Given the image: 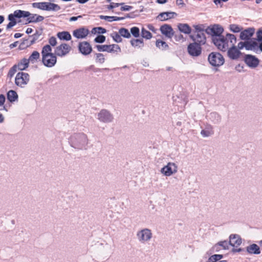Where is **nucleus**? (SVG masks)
<instances>
[{
	"label": "nucleus",
	"mask_w": 262,
	"mask_h": 262,
	"mask_svg": "<svg viewBox=\"0 0 262 262\" xmlns=\"http://www.w3.org/2000/svg\"><path fill=\"white\" fill-rule=\"evenodd\" d=\"M119 33L124 38H129L131 37L130 33L124 28H121L119 30Z\"/></svg>",
	"instance_id": "nucleus-36"
},
{
	"label": "nucleus",
	"mask_w": 262,
	"mask_h": 262,
	"mask_svg": "<svg viewBox=\"0 0 262 262\" xmlns=\"http://www.w3.org/2000/svg\"><path fill=\"white\" fill-rule=\"evenodd\" d=\"M190 37L194 41L193 43H197L200 46L206 43V38L205 33H202V32L194 33Z\"/></svg>",
	"instance_id": "nucleus-11"
},
{
	"label": "nucleus",
	"mask_w": 262,
	"mask_h": 262,
	"mask_svg": "<svg viewBox=\"0 0 262 262\" xmlns=\"http://www.w3.org/2000/svg\"><path fill=\"white\" fill-rule=\"evenodd\" d=\"M22 13V10H17L14 12V16L17 18H21Z\"/></svg>",
	"instance_id": "nucleus-54"
},
{
	"label": "nucleus",
	"mask_w": 262,
	"mask_h": 262,
	"mask_svg": "<svg viewBox=\"0 0 262 262\" xmlns=\"http://www.w3.org/2000/svg\"><path fill=\"white\" fill-rule=\"evenodd\" d=\"M160 30L163 35L169 39L172 37L174 33L171 26L168 24H164L161 26Z\"/></svg>",
	"instance_id": "nucleus-16"
},
{
	"label": "nucleus",
	"mask_w": 262,
	"mask_h": 262,
	"mask_svg": "<svg viewBox=\"0 0 262 262\" xmlns=\"http://www.w3.org/2000/svg\"><path fill=\"white\" fill-rule=\"evenodd\" d=\"M156 45L157 47L162 50H166L169 48V46L166 42L159 39L157 40Z\"/></svg>",
	"instance_id": "nucleus-35"
},
{
	"label": "nucleus",
	"mask_w": 262,
	"mask_h": 262,
	"mask_svg": "<svg viewBox=\"0 0 262 262\" xmlns=\"http://www.w3.org/2000/svg\"><path fill=\"white\" fill-rule=\"evenodd\" d=\"M244 60L248 66L252 68L257 67L259 62L257 58L249 54L245 55Z\"/></svg>",
	"instance_id": "nucleus-15"
},
{
	"label": "nucleus",
	"mask_w": 262,
	"mask_h": 262,
	"mask_svg": "<svg viewBox=\"0 0 262 262\" xmlns=\"http://www.w3.org/2000/svg\"><path fill=\"white\" fill-rule=\"evenodd\" d=\"M195 31L194 33H198L199 32H202V33H204V29L202 25H196L194 26Z\"/></svg>",
	"instance_id": "nucleus-50"
},
{
	"label": "nucleus",
	"mask_w": 262,
	"mask_h": 262,
	"mask_svg": "<svg viewBox=\"0 0 262 262\" xmlns=\"http://www.w3.org/2000/svg\"><path fill=\"white\" fill-rule=\"evenodd\" d=\"M246 250L248 253L251 254L257 255L260 253L259 247L255 244H252L247 246Z\"/></svg>",
	"instance_id": "nucleus-24"
},
{
	"label": "nucleus",
	"mask_w": 262,
	"mask_h": 262,
	"mask_svg": "<svg viewBox=\"0 0 262 262\" xmlns=\"http://www.w3.org/2000/svg\"><path fill=\"white\" fill-rule=\"evenodd\" d=\"M175 37H176V40L177 41H179L181 39H183V35L181 34L176 35Z\"/></svg>",
	"instance_id": "nucleus-61"
},
{
	"label": "nucleus",
	"mask_w": 262,
	"mask_h": 262,
	"mask_svg": "<svg viewBox=\"0 0 262 262\" xmlns=\"http://www.w3.org/2000/svg\"><path fill=\"white\" fill-rule=\"evenodd\" d=\"M257 40L262 41V29H259L256 32Z\"/></svg>",
	"instance_id": "nucleus-51"
},
{
	"label": "nucleus",
	"mask_w": 262,
	"mask_h": 262,
	"mask_svg": "<svg viewBox=\"0 0 262 262\" xmlns=\"http://www.w3.org/2000/svg\"><path fill=\"white\" fill-rule=\"evenodd\" d=\"M44 19V17L38 15L36 14H31L29 17L27 18L28 23H38L42 21Z\"/></svg>",
	"instance_id": "nucleus-25"
},
{
	"label": "nucleus",
	"mask_w": 262,
	"mask_h": 262,
	"mask_svg": "<svg viewBox=\"0 0 262 262\" xmlns=\"http://www.w3.org/2000/svg\"><path fill=\"white\" fill-rule=\"evenodd\" d=\"M30 80V76L28 73L19 72L16 74L15 79V84L19 87L24 88Z\"/></svg>",
	"instance_id": "nucleus-6"
},
{
	"label": "nucleus",
	"mask_w": 262,
	"mask_h": 262,
	"mask_svg": "<svg viewBox=\"0 0 262 262\" xmlns=\"http://www.w3.org/2000/svg\"><path fill=\"white\" fill-rule=\"evenodd\" d=\"M111 36L113 40L116 42H121L122 41L120 34L116 32H114L111 34Z\"/></svg>",
	"instance_id": "nucleus-38"
},
{
	"label": "nucleus",
	"mask_w": 262,
	"mask_h": 262,
	"mask_svg": "<svg viewBox=\"0 0 262 262\" xmlns=\"http://www.w3.org/2000/svg\"><path fill=\"white\" fill-rule=\"evenodd\" d=\"M96 61L100 63H103L105 61V58L103 54L96 53Z\"/></svg>",
	"instance_id": "nucleus-41"
},
{
	"label": "nucleus",
	"mask_w": 262,
	"mask_h": 262,
	"mask_svg": "<svg viewBox=\"0 0 262 262\" xmlns=\"http://www.w3.org/2000/svg\"><path fill=\"white\" fill-rule=\"evenodd\" d=\"M52 48L49 45H45L42 49L41 56L43 64L47 67H53L57 62V55L52 52Z\"/></svg>",
	"instance_id": "nucleus-2"
},
{
	"label": "nucleus",
	"mask_w": 262,
	"mask_h": 262,
	"mask_svg": "<svg viewBox=\"0 0 262 262\" xmlns=\"http://www.w3.org/2000/svg\"><path fill=\"white\" fill-rule=\"evenodd\" d=\"M147 27L149 29V30H150V31H151L154 32H156V29L155 28V27L152 25H148L147 26Z\"/></svg>",
	"instance_id": "nucleus-62"
},
{
	"label": "nucleus",
	"mask_w": 262,
	"mask_h": 262,
	"mask_svg": "<svg viewBox=\"0 0 262 262\" xmlns=\"http://www.w3.org/2000/svg\"><path fill=\"white\" fill-rule=\"evenodd\" d=\"M139 242L141 244L149 242L152 237L151 230L149 228H143L139 230L136 234Z\"/></svg>",
	"instance_id": "nucleus-4"
},
{
	"label": "nucleus",
	"mask_w": 262,
	"mask_h": 262,
	"mask_svg": "<svg viewBox=\"0 0 262 262\" xmlns=\"http://www.w3.org/2000/svg\"><path fill=\"white\" fill-rule=\"evenodd\" d=\"M188 53L192 56H198L202 52L201 47L195 43H190L187 47Z\"/></svg>",
	"instance_id": "nucleus-14"
},
{
	"label": "nucleus",
	"mask_w": 262,
	"mask_h": 262,
	"mask_svg": "<svg viewBox=\"0 0 262 262\" xmlns=\"http://www.w3.org/2000/svg\"><path fill=\"white\" fill-rule=\"evenodd\" d=\"M177 16V14L173 12H165L160 13L157 18L160 21H165L169 19L174 17V16Z\"/></svg>",
	"instance_id": "nucleus-22"
},
{
	"label": "nucleus",
	"mask_w": 262,
	"mask_h": 262,
	"mask_svg": "<svg viewBox=\"0 0 262 262\" xmlns=\"http://www.w3.org/2000/svg\"><path fill=\"white\" fill-rule=\"evenodd\" d=\"M208 60L213 67H220L225 62L223 55L218 52H211L208 57Z\"/></svg>",
	"instance_id": "nucleus-5"
},
{
	"label": "nucleus",
	"mask_w": 262,
	"mask_h": 262,
	"mask_svg": "<svg viewBox=\"0 0 262 262\" xmlns=\"http://www.w3.org/2000/svg\"><path fill=\"white\" fill-rule=\"evenodd\" d=\"M224 41L225 45L227 46L225 49H219L220 50L225 51L229 47H235V43L236 42L235 36L232 34H227L226 36H224Z\"/></svg>",
	"instance_id": "nucleus-12"
},
{
	"label": "nucleus",
	"mask_w": 262,
	"mask_h": 262,
	"mask_svg": "<svg viewBox=\"0 0 262 262\" xmlns=\"http://www.w3.org/2000/svg\"><path fill=\"white\" fill-rule=\"evenodd\" d=\"M241 54V52L236 47H230L228 51V55L229 57L233 60L237 59Z\"/></svg>",
	"instance_id": "nucleus-21"
},
{
	"label": "nucleus",
	"mask_w": 262,
	"mask_h": 262,
	"mask_svg": "<svg viewBox=\"0 0 262 262\" xmlns=\"http://www.w3.org/2000/svg\"><path fill=\"white\" fill-rule=\"evenodd\" d=\"M96 48L99 52H107L108 53H118L121 52L120 47L116 44L96 45Z\"/></svg>",
	"instance_id": "nucleus-7"
},
{
	"label": "nucleus",
	"mask_w": 262,
	"mask_h": 262,
	"mask_svg": "<svg viewBox=\"0 0 262 262\" xmlns=\"http://www.w3.org/2000/svg\"><path fill=\"white\" fill-rule=\"evenodd\" d=\"M130 43L135 48H141L144 46V42L142 39H132L130 40Z\"/></svg>",
	"instance_id": "nucleus-29"
},
{
	"label": "nucleus",
	"mask_w": 262,
	"mask_h": 262,
	"mask_svg": "<svg viewBox=\"0 0 262 262\" xmlns=\"http://www.w3.org/2000/svg\"><path fill=\"white\" fill-rule=\"evenodd\" d=\"M246 46H247V41H245L244 42L241 41L238 43L237 48L238 50L243 49L244 48H245L246 49Z\"/></svg>",
	"instance_id": "nucleus-52"
},
{
	"label": "nucleus",
	"mask_w": 262,
	"mask_h": 262,
	"mask_svg": "<svg viewBox=\"0 0 262 262\" xmlns=\"http://www.w3.org/2000/svg\"><path fill=\"white\" fill-rule=\"evenodd\" d=\"M100 18L102 19H105L107 20L108 21L111 22L113 21H118L123 20L125 19V17H120L118 16H104L100 15Z\"/></svg>",
	"instance_id": "nucleus-33"
},
{
	"label": "nucleus",
	"mask_w": 262,
	"mask_h": 262,
	"mask_svg": "<svg viewBox=\"0 0 262 262\" xmlns=\"http://www.w3.org/2000/svg\"><path fill=\"white\" fill-rule=\"evenodd\" d=\"M7 99L11 102H14L17 100L18 95L15 91L10 90L7 93Z\"/></svg>",
	"instance_id": "nucleus-30"
},
{
	"label": "nucleus",
	"mask_w": 262,
	"mask_h": 262,
	"mask_svg": "<svg viewBox=\"0 0 262 262\" xmlns=\"http://www.w3.org/2000/svg\"><path fill=\"white\" fill-rule=\"evenodd\" d=\"M106 30L105 29L102 28V27H96L92 29V33H97L98 34H104L106 33Z\"/></svg>",
	"instance_id": "nucleus-44"
},
{
	"label": "nucleus",
	"mask_w": 262,
	"mask_h": 262,
	"mask_svg": "<svg viewBox=\"0 0 262 262\" xmlns=\"http://www.w3.org/2000/svg\"><path fill=\"white\" fill-rule=\"evenodd\" d=\"M14 17H15V16H14V14L13 13V14H10L8 16V19L10 21H16L14 18Z\"/></svg>",
	"instance_id": "nucleus-59"
},
{
	"label": "nucleus",
	"mask_w": 262,
	"mask_h": 262,
	"mask_svg": "<svg viewBox=\"0 0 262 262\" xmlns=\"http://www.w3.org/2000/svg\"><path fill=\"white\" fill-rule=\"evenodd\" d=\"M46 9L47 11H57L60 9V7L57 4L47 2Z\"/></svg>",
	"instance_id": "nucleus-32"
},
{
	"label": "nucleus",
	"mask_w": 262,
	"mask_h": 262,
	"mask_svg": "<svg viewBox=\"0 0 262 262\" xmlns=\"http://www.w3.org/2000/svg\"><path fill=\"white\" fill-rule=\"evenodd\" d=\"M223 28L219 25H214L212 27H208L205 32L212 36V40L218 49H225L226 45L224 43V36L222 35Z\"/></svg>",
	"instance_id": "nucleus-1"
},
{
	"label": "nucleus",
	"mask_w": 262,
	"mask_h": 262,
	"mask_svg": "<svg viewBox=\"0 0 262 262\" xmlns=\"http://www.w3.org/2000/svg\"><path fill=\"white\" fill-rule=\"evenodd\" d=\"M132 35L135 37L138 38L140 36V30L137 27H133L130 29V32Z\"/></svg>",
	"instance_id": "nucleus-40"
},
{
	"label": "nucleus",
	"mask_w": 262,
	"mask_h": 262,
	"mask_svg": "<svg viewBox=\"0 0 262 262\" xmlns=\"http://www.w3.org/2000/svg\"><path fill=\"white\" fill-rule=\"evenodd\" d=\"M246 50L252 51L256 53H258V43L255 39H250L247 41Z\"/></svg>",
	"instance_id": "nucleus-23"
},
{
	"label": "nucleus",
	"mask_w": 262,
	"mask_h": 262,
	"mask_svg": "<svg viewBox=\"0 0 262 262\" xmlns=\"http://www.w3.org/2000/svg\"><path fill=\"white\" fill-rule=\"evenodd\" d=\"M29 63L28 60L24 58L16 64V68L20 71L26 70L28 67Z\"/></svg>",
	"instance_id": "nucleus-26"
},
{
	"label": "nucleus",
	"mask_w": 262,
	"mask_h": 262,
	"mask_svg": "<svg viewBox=\"0 0 262 262\" xmlns=\"http://www.w3.org/2000/svg\"><path fill=\"white\" fill-rule=\"evenodd\" d=\"M38 39V35H33V36H29V38L27 41H29V44L27 46H30L34 44L36 40Z\"/></svg>",
	"instance_id": "nucleus-47"
},
{
	"label": "nucleus",
	"mask_w": 262,
	"mask_h": 262,
	"mask_svg": "<svg viewBox=\"0 0 262 262\" xmlns=\"http://www.w3.org/2000/svg\"><path fill=\"white\" fill-rule=\"evenodd\" d=\"M78 48L80 53L83 55H88L92 51L91 45L89 42L86 41L79 42Z\"/></svg>",
	"instance_id": "nucleus-13"
},
{
	"label": "nucleus",
	"mask_w": 262,
	"mask_h": 262,
	"mask_svg": "<svg viewBox=\"0 0 262 262\" xmlns=\"http://www.w3.org/2000/svg\"><path fill=\"white\" fill-rule=\"evenodd\" d=\"M123 3H113L111 5H108L107 8L108 9H112L114 8L119 7V6L122 5Z\"/></svg>",
	"instance_id": "nucleus-53"
},
{
	"label": "nucleus",
	"mask_w": 262,
	"mask_h": 262,
	"mask_svg": "<svg viewBox=\"0 0 262 262\" xmlns=\"http://www.w3.org/2000/svg\"><path fill=\"white\" fill-rule=\"evenodd\" d=\"M105 40V37L102 35H98L94 39V41L97 43H103Z\"/></svg>",
	"instance_id": "nucleus-48"
},
{
	"label": "nucleus",
	"mask_w": 262,
	"mask_h": 262,
	"mask_svg": "<svg viewBox=\"0 0 262 262\" xmlns=\"http://www.w3.org/2000/svg\"><path fill=\"white\" fill-rule=\"evenodd\" d=\"M80 17H81V15H79L77 17L73 16V17L70 18V21H76V20H77L78 18H80Z\"/></svg>",
	"instance_id": "nucleus-64"
},
{
	"label": "nucleus",
	"mask_w": 262,
	"mask_h": 262,
	"mask_svg": "<svg viewBox=\"0 0 262 262\" xmlns=\"http://www.w3.org/2000/svg\"><path fill=\"white\" fill-rule=\"evenodd\" d=\"M207 119L214 124H219L222 120L221 116L217 112H213L207 116Z\"/></svg>",
	"instance_id": "nucleus-19"
},
{
	"label": "nucleus",
	"mask_w": 262,
	"mask_h": 262,
	"mask_svg": "<svg viewBox=\"0 0 262 262\" xmlns=\"http://www.w3.org/2000/svg\"><path fill=\"white\" fill-rule=\"evenodd\" d=\"M160 171L164 176L169 177L178 171V166L174 163L168 162L161 168Z\"/></svg>",
	"instance_id": "nucleus-8"
},
{
	"label": "nucleus",
	"mask_w": 262,
	"mask_h": 262,
	"mask_svg": "<svg viewBox=\"0 0 262 262\" xmlns=\"http://www.w3.org/2000/svg\"><path fill=\"white\" fill-rule=\"evenodd\" d=\"M17 24L16 21H10L8 23V24L7 25L6 29L7 30H9L11 29L12 27L14 26Z\"/></svg>",
	"instance_id": "nucleus-56"
},
{
	"label": "nucleus",
	"mask_w": 262,
	"mask_h": 262,
	"mask_svg": "<svg viewBox=\"0 0 262 262\" xmlns=\"http://www.w3.org/2000/svg\"><path fill=\"white\" fill-rule=\"evenodd\" d=\"M98 119L103 123H110L114 120V116L110 111L105 109L101 110L98 114Z\"/></svg>",
	"instance_id": "nucleus-9"
},
{
	"label": "nucleus",
	"mask_w": 262,
	"mask_h": 262,
	"mask_svg": "<svg viewBox=\"0 0 262 262\" xmlns=\"http://www.w3.org/2000/svg\"><path fill=\"white\" fill-rule=\"evenodd\" d=\"M133 8L132 6L125 5L121 7V11H129Z\"/></svg>",
	"instance_id": "nucleus-55"
},
{
	"label": "nucleus",
	"mask_w": 262,
	"mask_h": 262,
	"mask_svg": "<svg viewBox=\"0 0 262 262\" xmlns=\"http://www.w3.org/2000/svg\"><path fill=\"white\" fill-rule=\"evenodd\" d=\"M57 36L60 39L63 40L69 41L72 38L71 35L69 32L62 31L58 32L57 34Z\"/></svg>",
	"instance_id": "nucleus-27"
},
{
	"label": "nucleus",
	"mask_w": 262,
	"mask_h": 262,
	"mask_svg": "<svg viewBox=\"0 0 262 262\" xmlns=\"http://www.w3.org/2000/svg\"><path fill=\"white\" fill-rule=\"evenodd\" d=\"M178 27L180 32L185 34H189L191 31L190 27L186 24H179Z\"/></svg>",
	"instance_id": "nucleus-28"
},
{
	"label": "nucleus",
	"mask_w": 262,
	"mask_h": 262,
	"mask_svg": "<svg viewBox=\"0 0 262 262\" xmlns=\"http://www.w3.org/2000/svg\"><path fill=\"white\" fill-rule=\"evenodd\" d=\"M18 69L16 68V64L14 65L9 71L8 76L12 78Z\"/></svg>",
	"instance_id": "nucleus-46"
},
{
	"label": "nucleus",
	"mask_w": 262,
	"mask_h": 262,
	"mask_svg": "<svg viewBox=\"0 0 262 262\" xmlns=\"http://www.w3.org/2000/svg\"><path fill=\"white\" fill-rule=\"evenodd\" d=\"M230 30L234 33H238L241 32L242 28L237 25L231 24L230 25Z\"/></svg>",
	"instance_id": "nucleus-43"
},
{
	"label": "nucleus",
	"mask_w": 262,
	"mask_h": 262,
	"mask_svg": "<svg viewBox=\"0 0 262 262\" xmlns=\"http://www.w3.org/2000/svg\"><path fill=\"white\" fill-rule=\"evenodd\" d=\"M49 43H50L49 46H50V47L51 46H52V47L55 46L57 44L56 38L54 36L51 37L49 39Z\"/></svg>",
	"instance_id": "nucleus-49"
},
{
	"label": "nucleus",
	"mask_w": 262,
	"mask_h": 262,
	"mask_svg": "<svg viewBox=\"0 0 262 262\" xmlns=\"http://www.w3.org/2000/svg\"><path fill=\"white\" fill-rule=\"evenodd\" d=\"M47 2L34 3L32 6L34 8H36L41 10H46Z\"/></svg>",
	"instance_id": "nucleus-37"
},
{
	"label": "nucleus",
	"mask_w": 262,
	"mask_h": 262,
	"mask_svg": "<svg viewBox=\"0 0 262 262\" xmlns=\"http://www.w3.org/2000/svg\"><path fill=\"white\" fill-rule=\"evenodd\" d=\"M242 243V239L238 234H231L229 236V244L232 247H238Z\"/></svg>",
	"instance_id": "nucleus-20"
},
{
	"label": "nucleus",
	"mask_w": 262,
	"mask_h": 262,
	"mask_svg": "<svg viewBox=\"0 0 262 262\" xmlns=\"http://www.w3.org/2000/svg\"><path fill=\"white\" fill-rule=\"evenodd\" d=\"M21 17H29L30 15V13L28 11L22 10Z\"/></svg>",
	"instance_id": "nucleus-58"
},
{
	"label": "nucleus",
	"mask_w": 262,
	"mask_h": 262,
	"mask_svg": "<svg viewBox=\"0 0 262 262\" xmlns=\"http://www.w3.org/2000/svg\"><path fill=\"white\" fill-rule=\"evenodd\" d=\"M223 255L221 254H214L212 255L209 258V262H216V261L221 259L223 258Z\"/></svg>",
	"instance_id": "nucleus-42"
},
{
	"label": "nucleus",
	"mask_w": 262,
	"mask_h": 262,
	"mask_svg": "<svg viewBox=\"0 0 262 262\" xmlns=\"http://www.w3.org/2000/svg\"><path fill=\"white\" fill-rule=\"evenodd\" d=\"M40 57V54L38 51H34L32 54L30 56L29 58L27 59L28 61L32 63H35Z\"/></svg>",
	"instance_id": "nucleus-34"
},
{
	"label": "nucleus",
	"mask_w": 262,
	"mask_h": 262,
	"mask_svg": "<svg viewBox=\"0 0 262 262\" xmlns=\"http://www.w3.org/2000/svg\"><path fill=\"white\" fill-rule=\"evenodd\" d=\"M89 33L88 29L84 27L80 28L73 31V35L78 39L85 38Z\"/></svg>",
	"instance_id": "nucleus-17"
},
{
	"label": "nucleus",
	"mask_w": 262,
	"mask_h": 262,
	"mask_svg": "<svg viewBox=\"0 0 262 262\" xmlns=\"http://www.w3.org/2000/svg\"><path fill=\"white\" fill-rule=\"evenodd\" d=\"M213 134V131L211 130H205L203 129L201 132V134L204 137H208Z\"/></svg>",
	"instance_id": "nucleus-45"
},
{
	"label": "nucleus",
	"mask_w": 262,
	"mask_h": 262,
	"mask_svg": "<svg viewBox=\"0 0 262 262\" xmlns=\"http://www.w3.org/2000/svg\"><path fill=\"white\" fill-rule=\"evenodd\" d=\"M71 50L70 45L66 43H63L57 46L54 50L55 54L59 57H64L68 55Z\"/></svg>",
	"instance_id": "nucleus-10"
},
{
	"label": "nucleus",
	"mask_w": 262,
	"mask_h": 262,
	"mask_svg": "<svg viewBox=\"0 0 262 262\" xmlns=\"http://www.w3.org/2000/svg\"><path fill=\"white\" fill-rule=\"evenodd\" d=\"M229 245H230L229 242L228 243L227 241H221L215 245L213 248L216 251L219 250L220 246L223 247L225 250H227L229 249Z\"/></svg>",
	"instance_id": "nucleus-31"
},
{
	"label": "nucleus",
	"mask_w": 262,
	"mask_h": 262,
	"mask_svg": "<svg viewBox=\"0 0 262 262\" xmlns=\"http://www.w3.org/2000/svg\"><path fill=\"white\" fill-rule=\"evenodd\" d=\"M5 101V97L3 94L0 95V106H3Z\"/></svg>",
	"instance_id": "nucleus-57"
},
{
	"label": "nucleus",
	"mask_w": 262,
	"mask_h": 262,
	"mask_svg": "<svg viewBox=\"0 0 262 262\" xmlns=\"http://www.w3.org/2000/svg\"><path fill=\"white\" fill-rule=\"evenodd\" d=\"M255 32V29L253 28H249L241 32L240 38L242 40L246 41L249 40L251 37L253 35Z\"/></svg>",
	"instance_id": "nucleus-18"
},
{
	"label": "nucleus",
	"mask_w": 262,
	"mask_h": 262,
	"mask_svg": "<svg viewBox=\"0 0 262 262\" xmlns=\"http://www.w3.org/2000/svg\"><path fill=\"white\" fill-rule=\"evenodd\" d=\"M88 138L84 133H76L72 135L70 142L72 147L78 149L84 148L88 144Z\"/></svg>",
	"instance_id": "nucleus-3"
},
{
	"label": "nucleus",
	"mask_w": 262,
	"mask_h": 262,
	"mask_svg": "<svg viewBox=\"0 0 262 262\" xmlns=\"http://www.w3.org/2000/svg\"><path fill=\"white\" fill-rule=\"evenodd\" d=\"M228 1V0H213V2L215 3V5H217L218 4H221L222 2H226Z\"/></svg>",
	"instance_id": "nucleus-63"
},
{
	"label": "nucleus",
	"mask_w": 262,
	"mask_h": 262,
	"mask_svg": "<svg viewBox=\"0 0 262 262\" xmlns=\"http://www.w3.org/2000/svg\"><path fill=\"white\" fill-rule=\"evenodd\" d=\"M141 36L143 38L149 39L152 37L151 33L143 28L141 30Z\"/></svg>",
	"instance_id": "nucleus-39"
},
{
	"label": "nucleus",
	"mask_w": 262,
	"mask_h": 262,
	"mask_svg": "<svg viewBox=\"0 0 262 262\" xmlns=\"http://www.w3.org/2000/svg\"><path fill=\"white\" fill-rule=\"evenodd\" d=\"M176 4L178 6H181L182 7L184 6L185 5V4L183 2V0H177L176 1Z\"/></svg>",
	"instance_id": "nucleus-60"
}]
</instances>
